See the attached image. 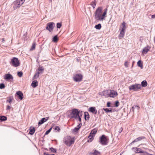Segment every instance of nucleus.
Returning a JSON list of instances; mask_svg holds the SVG:
<instances>
[{
    "mask_svg": "<svg viewBox=\"0 0 155 155\" xmlns=\"http://www.w3.org/2000/svg\"><path fill=\"white\" fill-rule=\"evenodd\" d=\"M135 147H133L132 148V150H133V151H135V152H136V149H135Z\"/></svg>",
    "mask_w": 155,
    "mask_h": 155,
    "instance_id": "09e8293b",
    "label": "nucleus"
},
{
    "mask_svg": "<svg viewBox=\"0 0 155 155\" xmlns=\"http://www.w3.org/2000/svg\"><path fill=\"white\" fill-rule=\"evenodd\" d=\"M58 38L57 36V35H56L54 37L52 41L54 42H56L58 41Z\"/></svg>",
    "mask_w": 155,
    "mask_h": 155,
    "instance_id": "72a5a7b5",
    "label": "nucleus"
},
{
    "mask_svg": "<svg viewBox=\"0 0 155 155\" xmlns=\"http://www.w3.org/2000/svg\"><path fill=\"white\" fill-rule=\"evenodd\" d=\"M47 120V119H46V118H43L41 120L38 122V125H40L43 124L44 122H45Z\"/></svg>",
    "mask_w": 155,
    "mask_h": 155,
    "instance_id": "f3484780",
    "label": "nucleus"
},
{
    "mask_svg": "<svg viewBox=\"0 0 155 155\" xmlns=\"http://www.w3.org/2000/svg\"><path fill=\"white\" fill-rule=\"evenodd\" d=\"M5 86L4 84L3 83L0 84V89H2L5 88Z\"/></svg>",
    "mask_w": 155,
    "mask_h": 155,
    "instance_id": "f704fd0d",
    "label": "nucleus"
},
{
    "mask_svg": "<svg viewBox=\"0 0 155 155\" xmlns=\"http://www.w3.org/2000/svg\"><path fill=\"white\" fill-rule=\"evenodd\" d=\"M22 74H23V73L21 72H18V75L20 77H21L22 76Z\"/></svg>",
    "mask_w": 155,
    "mask_h": 155,
    "instance_id": "ea45409f",
    "label": "nucleus"
},
{
    "mask_svg": "<svg viewBox=\"0 0 155 155\" xmlns=\"http://www.w3.org/2000/svg\"><path fill=\"white\" fill-rule=\"evenodd\" d=\"M16 94L18 95V97L19 99L21 100L22 99L23 97V94L21 91H18L16 92Z\"/></svg>",
    "mask_w": 155,
    "mask_h": 155,
    "instance_id": "4468645a",
    "label": "nucleus"
},
{
    "mask_svg": "<svg viewBox=\"0 0 155 155\" xmlns=\"http://www.w3.org/2000/svg\"><path fill=\"white\" fill-rule=\"evenodd\" d=\"M102 8L101 7H98L96 9L94 13L95 18L96 20L103 21L104 19L107 14V9H104V12L102 15Z\"/></svg>",
    "mask_w": 155,
    "mask_h": 155,
    "instance_id": "f257e3e1",
    "label": "nucleus"
},
{
    "mask_svg": "<svg viewBox=\"0 0 155 155\" xmlns=\"http://www.w3.org/2000/svg\"><path fill=\"white\" fill-rule=\"evenodd\" d=\"M150 47L149 46H147L145 47L143 49L142 52V55L143 56L145 54H146L150 51Z\"/></svg>",
    "mask_w": 155,
    "mask_h": 155,
    "instance_id": "ddd939ff",
    "label": "nucleus"
},
{
    "mask_svg": "<svg viewBox=\"0 0 155 155\" xmlns=\"http://www.w3.org/2000/svg\"><path fill=\"white\" fill-rule=\"evenodd\" d=\"M44 70L42 67H39L38 68V71H42Z\"/></svg>",
    "mask_w": 155,
    "mask_h": 155,
    "instance_id": "79ce46f5",
    "label": "nucleus"
},
{
    "mask_svg": "<svg viewBox=\"0 0 155 155\" xmlns=\"http://www.w3.org/2000/svg\"><path fill=\"white\" fill-rule=\"evenodd\" d=\"M39 74L40 72H37L36 73L33 77V79H35L37 78L39 76Z\"/></svg>",
    "mask_w": 155,
    "mask_h": 155,
    "instance_id": "b1692460",
    "label": "nucleus"
},
{
    "mask_svg": "<svg viewBox=\"0 0 155 155\" xmlns=\"http://www.w3.org/2000/svg\"><path fill=\"white\" fill-rule=\"evenodd\" d=\"M137 64L138 66L140 67L141 69L143 68V65L141 63V61L140 60L139 61L137 62Z\"/></svg>",
    "mask_w": 155,
    "mask_h": 155,
    "instance_id": "5701e85b",
    "label": "nucleus"
},
{
    "mask_svg": "<svg viewBox=\"0 0 155 155\" xmlns=\"http://www.w3.org/2000/svg\"><path fill=\"white\" fill-rule=\"evenodd\" d=\"M35 132V130L34 128H31L30 130V131L29 132V133L31 135H32L34 134Z\"/></svg>",
    "mask_w": 155,
    "mask_h": 155,
    "instance_id": "c85d7f7f",
    "label": "nucleus"
},
{
    "mask_svg": "<svg viewBox=\"0 0 155 155\" xmlns=\"http://www.w3.org/2000/svg\"><path fill=\"white\" fill-rule=\"evenodd\" d=\"M50 150H51V151H52L54 153H55L56 152V150L55 149L51 147L50 148Z\"/></svg>",
    "mask_w": 155,
    "mask_h": 155,
    "instance_id": "37998d69",
    "label": "nucleus"
},
{
    "mask_svg": "<svg viewBox=\"0 0 155 155\" xmlns=\"http://www.w3.org/2000/svg\"><path fill=\"white\" fill-rule=\"evenodd\" d=\"M96 2L95 1L92 2L91 3V5L94 9L96 5Z\"/></svg>",
    "mask_w": 155,
    "mask_h": 155,
    "instance_id": "473e14b6",
    "label": "nucleus"
},
{
    "mask_svg": "<svg viewBox=\"0 0 155 155\" xmlns=\"http://www.w3.org/2000/svg\"><path fill=\"white\" fill-rule=\"evenodd\" d=\"M103 110H104L105 112L106 113H108V112H112V109L111 108H104L103 109Z\"/></svg>",
    "mask_w": 155,
    "mask_h": 155,
    "instance_id": "393cba45",
    "label": "nucleus"
},
{
    "mask_svg": "<svg viewBox=\"0 0 155 155\" xmlns=\"http://www.w3.org/2000/svg\"><path fill=\"white\" fill-rule=\"evenodd\" d=\"M12 65L15 67H17L19 65L20 63L18 59L16 58H13L11 60Z\"/></svg>",
    "mask_w": 155,
    "mask_h": 155,
    "instance_id": "6e6552de",
    "label": "nucleus"
},
{
    "mask_svg": "<svg viewBox=\"0 0 155 155\" xmlns=\"http://www.w3.org/2000/svg\"><path fill=\"white\" fill-rule=\"evenodd\" d=\"M89 111L94 114H96L97 110L96 109L95 107H91L89 108Z\"/></svg>",
    "mask_w": 155,
    "mask_h": 155,
    "instance_id": "dca6fc26",
    "label": "nucleus"
},
{
    "mask_svg": "<svg viewBox=\"0 0 155 155\" xmlns=\"http://www.w3.org/2000/svg\"><path fill=\"white\" fill-rule=\"evenodd\" d=\"M129 87L130 91H136L141 88V86L140 84H135L130 86Z\"/></svg>",
    "mask_w": 155,
    "mask_h": 155,
    "instance_id": "7ed1b4c3",
    "label": "nucleus"
},
{
    "mask_svg": "<svg viewBox=\"0 0 155 155\" xmlns=\"http://www.w3.org/2000/svg\"><path fill=\"white\" fill-rule=\"evenodd\" d=\"M119 102L118 101H117L115 103V106L116 107H117L118 106V104Z\"/></svg>",
    "mask_w": 155,
    "mask_h": 155,
    "instance_id": "49530a36",
    "label": "nucleus"
},
{
    "mask_svg": "<svg viewBox=\"0 0 155 155\" xmlns=\"http://www.w3.org/2000/svg\"><path fill=\"white\" fill-rule=\"evenodd\" d=\"M82 79V76L81 74H76L74 77V79L76 82H80Z\"/></svg>",
    "mask_w": 155,
    "mask_h": 155,
    "instance_id": "9b49d317",
    "label": "nucleus"
},
{
    "mask_svg": "<svg viewBox=\"0 0 155 155\" xmlns=\"http://www.w3.org/2000/svg\"><path fill=\"white\" fill-rule=\"evenodd\" d=\"M137 138L138 139V141H139V140H141L142 139V138L139 137Z\"/></svg>",
    "mask_w": 155,
    "mask_h": 155,
    "instance_id": "8fccbe9b",
    "label": "nucleus"
},
{
    "mask_svg": "<svg viewBox=\"0 0 155 155\" xmlns=\"http://www.w3.org/2000/svg\"><path fill=\"white\" fill-rule=\"evenodd\" d=\"M152 18H155V14L154 15H152Z\"/></svg>",
    "mask_w": 155,
    "mask_h": 155,
    "instance_id": "3c124183",
    "label": "nucleus"
},
{
    "mask_svg": "<svg viewBox=\"0 0 155 155\" xmlns=\"http://www.w3.org/2000/svg\"><path fill=\"white\" fill-rule=\"evenodd\" d=\"M144 149H147L146 148H144Z\"/></svg>",
    "mask_w": 155,
    "mask_h": 155,
    "instance_id": "6e6d98bb",
    "label": "nucleus"
},
{
    "mask_svg": "<svg viewBox=\"0 0 155 155\" xmlns=\"http://www.w3.org/2000/svg\"><path fill=\"white\" fill-rule=\"evenodd\" d=\"M132 110L133 112L135 111L138 110L140 109V107L137 106H135L132 107Z\"/></svg>",
    "mask_w": 155,
    "mask_h": 155,
    "instance_id": "6ab92c4d",
    "label": "nucleus"
},
{
    "mask_svg": "<svg viewBox=\"0 0 155 155\" xmlns=\"http://www.w3.org/2000/svg\"><path fill=\"white\" fill-rule=\"evenodd\" d=\"M83 114L82 112V111L81 112V113L80 114L79 116H78V117H77V119H78L80 121H81V117Z\"/></svg>",
    "mask_w": 155,
    "mask_h": 155,
    "instance_id": "a878e982",
    "label": "nucleus"
},
{
    "mask_svg": "<svg viewBox=\"0 0 155 155\" xmlns=\"http://www.w3.org/2000/svg\"><path fill=\"white\" fill-rule=\"evenodd\" d=\"M104 93L106 94H108V97H114L117 95V92L113 90L110 91L109 92L105 91H104Z\"/></svg>",
    "mask_w": 155,
    "mask_h": 155,
    "instance_id": "1a4fd4ad",
    "label": "nucleus"
},
{
    "mask_svg": "<svg viewBox=\"0 0 155 155\" xmlns=\"http://www.w3.org/2000/svg\"><path fill=\"white\" fill-rule=\"evenodd\" d=\"M94 152L93 153L91 152L90 154H93L94 155H99L100 153L98 151L94 150H93Z\"/></svg>",
    "mask_w": 155,
    "mask_h": 155,
    "instance_id": "412c9836",
    "label": "nucleus"
},
{
    "mask_svg": "<svg viewBox=\"0 0 155 155\" xmlns=\"http://www.w3.org/2000/svg\"><path fill=\"white\" fill-rule=\"evenodd\" d=\"M125 31L124 30H121V31L120 34L119 36V38L120 39H121L123 38L124 36Z\"/></svg>",
    "mask_w": 155,
    "mask_h": 155,
    "instance_id": "2eb2a0df",
    "label": "nucleus"
},
{
    "mask_svg": "<svg viewBox=\"0 0 155 155\" xmlns=\"http://www.w3.org/2000/svg\"><path fill=\"white\" fill-rule=\"evenodd\" d=\"M11 107L9 105H7V106L6 109L10 110V109H11Z\"/></svg>",
    "mask_w": 155,
    "mask_h": 155,
    "instance_id": "a18cd8bd",
    "label": "nucleus"
},
{
    "mask_svg": "<svg viewBox=\"0 0 155 155\" xmlns=\"http://www.w3.org/2000/svg\"><path fill=\"white\" fill-rule=\"evenodd\" d=\"M35 42H33L32 44V47L30 49L31 50H34L35 48Z\"/></svg>",
    "mask_w": 155,
    "mask_h": 155,
    "instance_id": "2f4dec72",
    "label": "nucleus"
},
{
    "mask_svg": "<svg viewBox=\"0 0 155 155\" xmlns=\"http://www.w3.org/2000/svg\"><path fill=\"white\" fill-rule=\"evenodd\" d=\"M147 83L146 81L144 80L141 82V86L143 87H145L147 86Z\"/></svg>",
    "mask_w": 155,
    "mask_h": 155,
    "instance_id": "4be33fe9",
    "label": "nucleus"
},
{
    "mask_svg": "<svg viewBox=\"0 0 155 155\" xmlns=\"http://www.w3.org/2000/svg\"><path fill=\"white\" fill-rule=\"evenodd\" d=\"M54 130H57L58 132L60 130V128L58 126H56L54 127Z\"/></svg>",
    "mask_w": 155,
    "mask_h": 155,
    "instance_id": "58836bf2",
    "label": "nucleus"
},
{
    "mask_svg": "<svg viewBox=\"0 0 155 155\" xmlns=\"http://www.w3.org/2000/svg\"><path fill=\"white\" fill-rule=\"evenodd\" d=\"M7 120V117L5 116H0V120L1 121H4Z\"/></svg>",
    "mask_w": 155,
    "mask_h": 155,
    "instance_id": "cd10ccee",
    "label": "nucleus"
},
{
    "mask_svg": "<svg viewBox=\"0 0 155 155\" xmlns=\"http://www.w3.org/2000/svg\"><path fill=\"white\" fill-rule=\"evenodd\" d=\"M4 78L7 81L10 79L13 80V78L12 76L10 74H5L4 76Z\"/></svg>",
    "mask_w": 155,
    "mask_h": 155,
    "instance_id": "f8f14e48",
    "label": "nucleus"
},
{
    "mask_svg": "<svg viewBox=\"0 0 155 155\" xmlns=\"http://www.w3.org/2000/svg\"><path fill=\"white\" fill-rule=\"evenodd\" d=\"M74 138H71L70 136H67L64 138L63 142L67 146H70L74 143Z\"/></svg>",
    "mask_w": 155,
    "mask_h": 155,
    "instance_id": "f03ea898",
    "label": "nucleus"
},
{
    "mask_svg": "<svg viewBox=\"0 0 155 155\" xmlns=\"http://www.w3.org/2000/svg\"><path fill=\"white\" fill-rule=\"evenodd\" d=\"M52 129V127H51L48 130H47L45 134V135H47L50 132V131H51V129Z\"/></svg>",
    "mask_w": 155,
    "mask_h": 155,
    "instance_id": "c9c22d12",
    "label": "nucleus"
},
{
    "mask_svg": "<svg viewBox=\"0 0 155 155\" xmlns=\"http://www.w3.org/2000/svg\"><path fill=\"white\" fill-rule=\"evenodd\" d=\"M38 81H32L31 84L32 86L33 87H36L38 85Z\"/></svg>",
    "mask_w": 155,
    "mask_h": 155,
    "instance_id": "a211bd4d",
    "label": "nucleus"
},
{
    "mask_svg": "<svg viewBox=\"0 0 155 155\" xmlns=\"http://www.w3.org/2000/svg\"><path fill=\"white\" fill-rule=\"evenodd\" d=\"M81 112L79 111L77 109H74L72 110V113H71L72 118H74L77 119L78 116H79Z\"/></svg>",
    "mask_w": 155,
    "mask_h": 155,
    "instance_id": "423d86ee",
    "label": "nucleus"
},
{
    "mask_svg": "<svg viewBox=\"0 0 155 155\" xmlns=\"http://www.w3.org/2000/svg\"><path fill=\"white\" fill-rule=\"evenodd\" d=\"M62 26L61 23H58L57 24V27L58 28H60Z\"/></svg>",
    "mask_w": 155,
    "mask_h": 155,
    "instance_id": "e433bc0d",
    "label": "nucleus"
},
{
    "mask_svg": "<svg viewBox=\"0 0 155 155\" xmlns=\"http://www.w3.org/2000/svg\"><path fill=\"white\" fill-rule=\"evenodd\" d=\"M6 102H9L10 104H11V103L12 102V99L10 97H9V99L8 100H7Z\"/></svg>",
    "mask_w": 155,
    "mask_h": 155,
    "instance_id": "a19ab883",
    "label": "nucleus"
},
{
    "mask_svg": "<svg viewBox=\"0 0 155 155\" xmlns=\"http://www.w3.org/2000/svg\"><path fill=\"white\" fill-rule=\"evenodd\" d=\"M99 142L102 145H106L108 142V139L104 135H103L100 137Z\"/></svg>",
    "mask_w": 155,
    "mask_h": 155,
    "instance_id": "20e7f679",
    "label": "nucleus"
},
{
    "mask_svg": "<svg viewBox=\"0 0 155 155\" xmlns=\"http://www.w3.org/2000/svg\"><path fill=\"white\" fill-rule=\"evenodd\" d=\"M85 119L86 120V116H85Z\"/></svg>",
    "mask_w": 155,
    "mask_h": 155,
    "instance_id": "5fc2aeb1",
    "label": "nucleus"
},
{
    "mask_svg": "<svg viewBox=\"0 0 155 155\" xmlns=\"http://www.w3.org/2000/svg\"><path fill=\"white\" fill-rule=\"evenodd\" d=\"M54 26L55 24L54 22H50L47 24V26L46 28L51 32L53 30Z\"/></svg>",
    "mask_w": 155,
    "mask_h": 155,
    "instance_id": "9d476101",
    "label": "nucleus"
},
{
    "mask_svg": "<svg viewBox=\"0 0 155 155\" xmlns=\"http://www.w3.org/2000/svg\"><path fill=\"white\" fill-rule=\"evenodd\" d=\"M44 155H49V154H46V153H44Z\"/></svg>",
    "mask_w": 155,
    "mask_h": 155,
    "instance_id": "603ef678",
    "label": "nucleus"
},
{
    "mask_svg": "<svg viewBox=\"0 0 155 155\" xmlns=\"http://www.w3.org/2000/svg\"><path fill=\"white\" fill-rule=\"evenodd\" d=\"M101 27V25L100 24H99L98 25H96L95 26V28L97 29H100Z\"/></svg>",
    "mask_w": 155,
    "mask_h": 155,
    "instance_id": "c756f323",
    "label": "nucleus"
},
{
    "mask_svg": "<svg viewBox=\"0 0 155 155\" xmlns=\"http://www.w3.org/2000/svg\"><path fill=\"white\" fill-rule=\"evenodd\" d=\"M129 63L127 61H126L125 62L124 65L125 66V67L126 68H127L128 67V65Z\"/></svg>",
    "mask_w": 155,
    "mask_h": 155,
    "instance_id": "4c0bfd02",
    "label": "nucleus"
},
{
    "mask_svg": "<svg viewBox=\"0 0 155 155\" xmlns=\"http://www.w3.org/2000/svg\"><path fill=\"white\" fill-rule=\"evenodd\" d=\"M97 132V130L96 129H94L91 131L88 137L89 139L87 141L88 142H91L92 140L93 139V137H94Z\"/></svg>",
    "mask_w": 155,
    "mask_h": 155,
    "instance_id": "0eeeda50",
    "label": "nucleus"
},
{
    "mask_svg": "<svg viewBox=\"0 0 155 155\" xmlns=\"http://www.w3.org/2000/svg\"><path fill=\"white\" fill-rule=\"evenodd\" d=\"M25 0H17L14 2L13 6L14 9H16L19 8L23 4Z\"/></svg>",
    "mask_w": 155,
    "mask_h": 155,
    "instance_id": "39448f33",
    "label": "nucleus"
},
{
    "mask_svg": "<svg viewBox=\"0 0 155 155\" xmlns=\"http://www.w3.org/2000/svg\"><path fill=\"white\" fill-rule=\"evenodd\" d=\"M122 28L121 30H125L126 28V23L124 22H123L122 24Z\"/></svg>",
    "mask_w": 155,
    "mask_h": 155,
    "instance_id": "bb28decb",
    "label": "nucleus"
},
{
    "mask_svg": "<svg viewBox=\"0 0 155 155\" xmlns=\"http://www.w3.org/2000/svg\"><path fill=\"white\" fill-rule=\"evenodd\" d=\"M138 141V140L137 138L135 139L134 140L133 142H132L131 143H130L131 144H132V143H134V142H137Z\"/></svg>",
    "mask_w": 155,
    "mask_h": 155,
    "instance_id": "c03bdc74",
    "label": "nucleus"
},
{
    "mask_svg": "<svg viewBox=\"0 0 155 155\" xmlns=\"http://www.w3.org/2000/svg\"><path fill=\"white\" fill-rule=\"evenodd\" d=\"M133 65H134V64H133V63L132 64V67L133 66Z\"/></svg>",
    "mask_w": 155,
    "mask_h": 155,
    "instance_id": "864d4df0",
    "label": "nucleus"
},
{
    "mask_svg": "<svg viewBox=\"0 0 155 155\" xmlns=\"http://www.w3.org/2000/svg\"><path fill=\"white\" fill-rule=\"evenodd\" d=\"M107 106L108 107H110V103L109 102H108L107 103Z\"/></svg>",
    "mask_w": 155,
    "mask_h": 155,
    "instance_id": "de8ad7c7",
    "label": "nucleus"
},
{
    "mask_svg": "<svg viewBox=\"0 0 155 155\" xmlns=\"http://www.w3.org/2000/svg\"><path fill=\"white\" fill-rule=\"evenodd\" d=\"M81 124H80L78 125L76 127L74 128L73 129V131L74 132H77L78 130L80 129V128L81 127Z\"/></svg>",
    "mask_w": 155,
    "mask_h": 155,
    "instance_id": "aec40b11",
    "label": "nucleus"
},
{
    "mask_svg": "<svg viewBox=\"0 0 155 155\" xmlns=\"http://www.w3.org/2000/svg\"><path fill=\"white\" fill-rule=\"evenodd\" d=\"M136 150V153H141L142 150H141V149L140 148H135Z\"/></svg>",
    "mask_w": 155,
    "mask_h": 155,
    "instance_id": "7c9ffc66",
    "label": "nucleus"
}]
</instances>
